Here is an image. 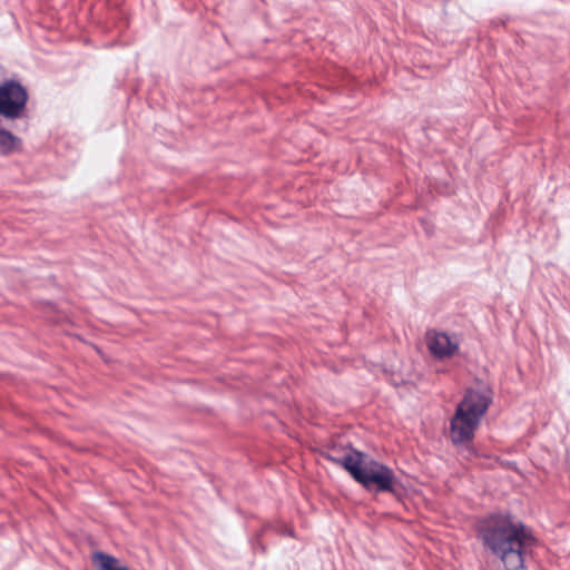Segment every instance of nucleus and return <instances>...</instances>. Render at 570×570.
I'll return each mask as SVG.
<instances>
[{
    "instance_id": "1",
    "label": "nucleus",
    "mask_w": 570,
    "mask_h": 570,
    "mask_svg": "<svg viewBox=\"0 0 570 570\" xmlns=\"http://www.w3.org/2000/svg\"><path fill=\"white\" fill-rule=\"evenodd\" d=\"M331 458L344 466L355 481L368 491L394 493L397 479L392 469L371 459L366 454L348 450L343 456Z\"/></svg>"
},
{
    "instance_id": "2",
    "label": "nucleus",
    "mask_w": 570,
    "mask_h": 570,
    "mask_svg": "<svg viewBox=\"0 0 570 570\" xmlns=\"http://www.w3.org/2000/svg\"><path fill=\"white\" fill-rule=\"evenodd\" d=\"M492 402V392L487 387L469 390L459 403L451 420L450 436L453 443L470 441Z\"/></svg>"
},
{
    "instance_id": "3",
    "label": "nucleus",
    "mask_w": 570,
    "mask_h": 570,
    "mask_svg": "<svg viewBox=\"0 0 570 570\" xmlns=\"http://www.w3.org/2000/svg\"><path fill=\"white\" fill-rule=\"evenodd\" d=\"M534 544L531 531L510 517L501 518V562L507 570L523 568V553Z\"/></svg>"
},
{
    "instance_id": "4",
    "label": "nucleus",
    "mask_w": 570,
    "mask_h": 570,
    "mask_svg": "<svg viewBox=\"0 0 570 570\" xmlns=\"http://www.w3.org/2000/svg\"><path fill=\"white\" fill-rule=\"evenodd\" d=\"M27 91L14 81L0 86V115L14 119L20 116L27 102Z\"/></svg>"
},
{
    "instance_id": "5",
    "label": "nucleus",
    "mask_w": 570,
    "mask_h": 570,
    "mask_svg": "<svg viewBox=\"0 0 570 570\" xmlns=\"http://www.w3.org/2000/svg\"><path fill=\"white\" fill-rule=\"evenodd\" d=\"M425 342L431 355L439 360L451 357L459 348L458 338L444 332H426Z\"/></svg>"
},
{
    "instance_id": "6",
    "label": "nucleus",
    "mask_w": 570,
    "mask_h": 570,
    "mask_svg": "<svg viewBox=\"0 0 570 570\" xmlns=\"http://www.w3.org/2000/svg\"><path fill=\"white\" fill-rule=\"evenodd\" d=\"M478 532L482 543L493 553H497L499 551V519L490 517L480 521Z\"/></svg>"
},
{
    "instance_id": "7",
    "label": "nucleus",
    "mask_w": 570,
    "mask_h": 570,
    "mask_svg": "<svg viewBox=\"0 0 570 570\" xmlns=\"http://www.w3.org/2000/svg\"><path fill=\"white\" fill-rule=\"evenodd\" d=\"M92 561L97 564L98 570H129L128 567L120 564L118 559L104 552H95Z\"/></svg>"
},
{
    "instance_id": "8",
    "label": "nucleus",
    "mask_w": 570,
    "mask_h": 570,
    "mask_svg": "<svg viewBox=\"0 0 570 570\" xmlns=\"http://www.w3.org/2000/svg\"><path fill=\"white\" fill-rule=\"evenodd\" d=\"M21 140L8 130L0 129V155H9L20 148Z\"/></svg>"
},
{
    "instance_id": "9",
    "label": "nucleus",
    "mask_w": 570,
    "mask_h": 570,
    "mask_svg": "<svg viewBox=\"0 0 570 570\" xmlns=\"http://www.w3.org/2000/svg\"><path fill=\"white\" fill-rule=\"evenodd\" d=\"M348 450H353L352 448H346V449H342V450H337L336 448H333L331 449L327 454H326V458L333 462H335L331 455L333 456H343L345 452H347Z\"/></svg>"
}]
</instances>
